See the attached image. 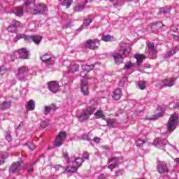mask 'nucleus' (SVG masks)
<instances>
[{
	"mask_svg": "<svg viewBox=\"0 0 179 179\" xmlns=\"http://www.w3.org/2000/svg\"><path fill=\"white\" fill-rule=\"evenodd\" d=\"M36 0H27V1L24 3L25 6H29V5H31V3H34Z\"/></svg>",
	"mask_w": 179,
	"mask_h": 179,
	"instance_id": "obj_47",
	"label": "nucleus"
},
{
	"mask_svg": "<svg viewBox=\"0 0 179 179\" xmlns=\"http://www.w3.org/2000/svg\"><path fill=\"white\" fill-rule=\"evenodd\" d=\"M47 10V6L44 4H36L31 10L32 15H44Z\"/></svg>",
	"mask_w": 179,
	"mask_h": 179,
	"instance_id": "obj_10",
	"label": "nucleus"
},
{
	"mask_svg": "<svg viewBox=\"0 0 179 179\" xmlns=\"http://www.w3.org/2000/svg\"><path fill=\"white\" fill-rule=\"evenodd\" d=\"M6 141H8V142H11L12 141V136H10V134H7L6 136Z\"/></svg>",
	"mask_w": 179,
	"mask_h": 179,
	"instance_id": "obj_49",
	"label": "nucleus"
},
{
	"mask_svg": "<svg viewBox=\"0 0 179 179\" xmlns=\"http://www.w3.org/2000/svg\"><path fill=\"white\" fill-rule=\"evenodd\" d=\"M101 38L103 41L108 42L111 41V40H113V36L111 35H103Z\"/></svg>",
	"mask_w": 179,
	"mask_h": 179,
	"instance_id": "obj_36",
	"label": "nucleus"
},
{
	"mask_svg": "<svg viewBox=\"0 0 179 179\" xmlns=\"http://www.w3.org/2000/svg\"><path fill=\"white\" fill-rule=\"evenodd\" d=\"M72 2H73V0H63L62 5V6H66V9H69V8H71V5H72Z\"/></svg>",
	"mask_w": 179,
	"mask_h": 179,
	"instance_id": "obj_34",
	"label": "nucleus"
},
{
	"mask_svg": "<svg viewBox=\"0 0 179 179\" xmlns=\"http://www.w3.org/2000/svg\"><path fill=\"white\" fill-rule=\"evenodd\" d=\"M173 108H177L178 110H179V102L175 103Z\"/></svg>",
	"mask_w": 179,
	"mask_h": 179,
	"instance_id": "obj_55",
	"label": "nucleus"
},
{
	"mask_svg": "<svg viewBox=\"0 0 179 179\" xmlns=\"http://www.w3.org/2000/svg\"><path fill=\"white\" fill-rule=\"evenodd\" d=\"M85 8H86V5L85 3H78L75 6L74 10L75 12H82Z\"/></svg>",
	"mask_w": 179,
	"mask_h": 179,
	"instance_id": "obj_30",
	"label": "nucleus"
},
{
	"mask_svg": "<svg viewBox=\"0 0 179 179\" xmlns=\"http://www.w3.org/2000/svg\"><path fill=\"white\" fill-rule=\"evenodd\" d=\"M124 85H125V82L122 81V80H120L119 82V86H120V87H122V86H124Z\"/></svg>",
	"mask_w": 179,
	"mask_h": 179,
	"instance_id": "obj_53",
	"label": "nucleus"
},
{
	"mask_svg": "<svg viewBox=\"0 0 179 179\" xmlns=\"http://www.w3.org/2000/svg\"><path fill=\"white\" fill-rule=\"evenodd\" d=\"M87 141H90V139H89V138H87Z\"/></svg>",
	"mask_w": 179,
	"mask_h": 179,
	"instance_id": "obj_64",
	"label": "nucleus"
},
{
	"mask_svg": "<svg viewBox=\"0 0 179 179\" xmlns=\"http://www.w3.org/2000/svg\"><path fill=\"white\" fill-rule=\"evenodd\" d=\"M74 163L76 166H67L66 170L69 171V173H76L78 171V169L82 166L83 164V158L76 157H72L70 158V160L68 161V163Z\"/></svg>",
	"mask_w": 179,
	"mask_h": 179,
	"instance_id": "obj_2",
	"label": "nucleus"
},
{
	"mask_svg": "<svg viewBox=\"0 0 179 179\" xmlns=\"http://www.w3.org/2000/svg\"><path fill=\"white\" fill-rule=\"evenodd\" d=\"M110 2H113V1H114V0H109Z\"/></svg>",
	"mask_w": 179,
	"mask_h": 179,
	"instance_id": "obj_63",
	"label": "nucleus"
},
{
	"mask_svg": "<svg viewBox=\"0 0 179 179\" xmlns=\"http://www.w3.org/2000/svg\"><path fill=\"white\" fill-rule=\"evenodd\" d=\"M7 30L9 33H16V29L15 27H13L12 25H10L8 28Z\"/></svg>",
	"mask_w": 179,
	"mask_h": 179,
	"instance_id": "obj_42",
	"label": "nucleus"
},
{
	"mask_svg": "<svg viewBox=\"0 0 179 179\" xmlns=\"http://www.w3.org/2000/svg\"><path fill=\"white\" fill-rule=\"evenodd\" d=\"M171 29H174V26H172V27H171Z\"/></svg>",
	"mask_w": 179,
	"mask_h": 179,
	"instance_id": "obj_62",
	"label": "nucleus"
},
{
	"mask_svg": "<svg viewBox=\"0 0 179 179\" xmlns=\"http://www.w3.org/2000/svg\"><path fill=\"white\" fill-rule=\"evenodd\" d=\"M80 66L77 63L73 62L67 67L69 73H75L76 72H79Z\"/></svg>",
	"mask_w": 179,
	"mask_h": 179,
	"instance_id": "obj_20",
	"label": "nucleus"
},
{
	"mask_svg": "<svg viewBox=\"0 0 179 179\" xmlns=\"http://www.w3.org/2000/svg\"><path fill=\"white\" fill-rule=\"evenodd\" d=\"M64 157L66 159V160H67V163L69 162V160H71V159H68V155L66 153L64 155Z\"/></svg>",
	"mask_w": 179,
	"mask_h": 179,
	"instance_id": "obj_56",
	"label": "nucleus"
},
{
	"mask_svg": "<svg viewBox=\"0 0 179 179\" xmlns=\"http://www.w3.org/2000/svg\"><path fill=\"white\" fill-rule=\"evenodd\" d=\"M160 117H163V113H159L155 115H152L150 117H146L145 120H150L151 121H153L155 120H157L158 118H160Z\"/></svg>",
	"mask_w": 179,
	"mask_h": 179,
	"instance_id": "obj_32",
	"label": "nucleus"
},
{
	"mask_svg": "<svg viewBox=\"0 0 179 179\" xmlns=\"http://www.w3.org/2000/svg\"><path fill=\"white\" fill-rule=\"evenodd\" d=\"M121 96H122V92H121L120 89H116L113 91V100H120V99H121Z\"/></svg>",
	"mask_w": 179,
	"mask_h": 179,
	"instance_id": "obj_22",
	"label": "nucleus"
},
{
	"mask_svg": "<svg viewBox=\"0 0 179 179\" xmlns=\"http://www.w3.org/2000/svg\"><path fill=\"white\" fill-rule=\"evenodd\" d=\"M48 89L52 93H57L59 89V84L57 81L49 82Z\"/></svg>",
	"mask_w": 179,
	"mask_h": 179,
	"instance_id": "obj_17",
	"label": "nucleus"
},
{
	"mask_svg": "<svg viewBox=\"0 0 179 179\" xmlns=\"http://www.w3.org/2000/svg\"><path fill=\"white\" fill-rule=\"evenodd\" d=\"M11 26L13 27H15V29H17V27H19V26H20V22L16 20H13L11 23Z\"/></svg>",
	"mask_w": 179,
	"mask_h": 179,
	"instance_id": "obj_40",
	"label": "nucleus"
},
{
	"mask_svg": "<svg viewBox=\"0 0 179 179\" xmlns=\"http://www.w3.org/2000/svg\"><path fill=\"white\" fill-rule=\"evenodd\" d=\"M41 61L46 64V65H54L55 62V59L52 57V55L46 53L41 57Z\"/></svg>",
	"mask_w": 179,
	"mask_h": 179,
	"instance_id": "obj_11",
	"label": "nucleus"
},
{
	"mask_svg": "<svg viewBox=\"0 0 179 179\" xmlns=\"http://www.w3.org/2000/svg\"><path fill=\"white\" fill-rule=\"evenodd\" d=\"M134 57L137 61L138 66H140L141 63L143 62V59H145V58H146V57L144 55H136Z\"/></svg>",
	"mask_w": 179,
	"mask_h": 179,
	"instance_id": "obj_27",
	"label": "nucleus"
},
{
	"mask_svg": "<svg viewBox=\"0 0 179 179\" xmlns=\"http://www.w3.org/2000/svg\"><path fill=\"white\" fill-rule=\"evenodd\" d=\"M92 22V19H85L83 25L78 29V31H82L83 30V26H89Z\"/></svg>",
	"mask_w": 179,
	"mask_h": 179,
	"instance_id": "obj_33",
	"label": "nucleus"
},
{
	"mask_svg": "<svg viewBox=\"0 0 179 179\" xmlns=\"http://www.w3.org/2000/svg\"><path fill=\"white\" fill-rule=\"evenodd\" d=\"M71 24H72L71 21L66 23V24L64 25L65 29H69V27H71Z\"/></svg>",
	"mask_w": 179,
	"mask_h": 179,
	"instance_id": "obj_50",
	"label": "nucleus"
},
{
	"mask_svg": "<svg viewBox=\"0 0 179 179\" xmlns=\"http://www.w3.org/2000/svg\"><path fill=\"white\" fill-rule=\"evenodd\" d=\"M178 124V116L177 115H172L167 123L166 128L168 132L171 134L176 128H177V125Z\"/></svg>",
	"mask_w": 179,
	"mask_h": 179,
	"instance_id": "obj_4",
	"label": "nucleus"
},
{
	"mask_svg": "<svg viewBox=\"0 0 179 179\" xmlns=\"http://www.w3.org/2000/svg\"><path fill=\"white\" fill-rule=\"evenodd\" d=\"M94 141L96 142V143H99V142H100V139L99 138V137H94Z\"/></svg>",
	"mask_w": 179,
	"mask_h": 179,
	"instance_id": "obj_54",
	"label": "nucleus"
},
{
	"mask_svg": "<svg viewBox=\"0 0 179 179\" xmlns=\"http://www.w3.org/2000/svg\"><path fill=\"white\" fill-rule=\"evenodd\" d=\"M99 45L100 41L97 39H89L86 41V42L84 44V46L86 48H89L90 50H94L96 48H98Z\"/></svg>",
	"mask_w": 179,
	"mask_h": 179,
	"instance_id": "obj_9",
	"label": "nucleus"
},
{
	"mask_svg": "<svg viewBox=\"0 0 179 179\" xmlns=\"http://www.w3.org/2000/svg\"><path fill=\"white\" fill-rule=\"evenodd\" d=\"M170 10H171V9L169 8H161L159 12L160 13H164V15H167V13H170Z\"/></svg>",
	"mask_w": 179,
	"mask_h": 179,
	"instance_id": "obj_37",
	"label": "nucleus"
},
{
	"mask_svg": "<svg viewBox=\"0 0 179 179\" xmlns=\"http://www.w3.org/2000/svg\"><path fill=\"white\" fill-rule=\"evenodd\" d=\"M171 38H173V40H179V35H174V34H171L170 35Z\"/></svg>",
	"mask_w": 179,
	"mask_h": 179,
	"instance_id": "obj_48",
	"label": "nucleus"
},
{
	"mask_svg": "<svg viewBox=\"0 0 179 179\" xmlns=\"http://www.w3.org/2000/svg\"><path fill=\"white\" fill-rule=\"evenodd\" d=\"M26 108L28 111H33V110L36 108V103L33 101V99L29 101Z\"/></svg>",
	"mask_w": 179,
	"mask_h": 179,
	"instance_id": "obj_25",
	"label": "nucleus"
},
{
	"mask_svg": "<svg viewBox=\"0 0 179 179\" xmlns=\"http://www.w3.org/2000/svg\"><path fill=\"white\" fill-rule=\"evenodd\" d=\"M145 143V141L138 138L136 141V146H138V148H142V146H143V144Z\"/></svg>",
	"mask_w": 179,
	"mask_h": 179,
	"instance_id": "obj_38",
	"label": "nucleus"
},
{
	"mask_svg": "<svg viewBox=\"0 0 179 179\" xmlns=\"http://www.w3.org/2000/svg\"><path fill=\"white\" fill-rule=\"evenodd\" d=\"M83 79L80 80L81 93L83 96H89V83H87V78L83 77Z\"/></svg>",
	"mask_w": 179,
	"mask_h": 179,
	"instance_id": "obj_7",
	"label": "nucleus"
},
{
	"mask_svg": "<svg viewBox=\"0 0 179 179\" xmlns=\"http://www.w3.org/2000/svg\"><path fill=\"white\" fill-rule=\"evenodd\" d=\"M157 87H159V89H163V86L156 85Z\"/></svg>",
	"mask_w": 179,
	"mask_h": 179,
	"instance_id": "obj_59",
	"label": "nucleus"
},
{
	"mask_svg": "<svg viewBox=\"0 0 179 179\" xmlns=\"http://www.w3.org/2000/svg\"><path fill=\"white\" fill-rule=\"evenodd\" d=\"M13 13L15 16L21 17L23 16V6H18L14 8Z\"/></svg>",
	"mask_w": 179,
	"mask_h": 179,
	"instance_id": "obj_24",
	"label": "nucleus"
},
{
	"mask_svg": "<svg viewBox=\"0 0 179 179\" xmlns=\"http://www.w3.org/2000/svg\"><path fill=\"white\" fill-rule=\"evenodd\" d=\"M154 145L159 149L164 150V148L166 145H167V141L162 140L160 138H157L154 140Z\"/></svg>",
	"mask_w": 179,
	"mask_h": 179,
	"instance_id": "obj_14",
	"label": "nucleus"
},
{
	"mask_svg": "<svg viewBox=\"0 0 179 179\" xmlns=\"http://www.w3.org/2000/svg\"><path fill=\"white\" fill-rule=\"evenodd\" d=\"M58 108L55 104H52L49 106H45L43 113L45 115H48L50 114V111H55Z\"/></svg>",
	"mask_w": 179,
	"mask_h": 179,
	"instance_id": "obj_21",
	"label": "nucleus"
},
{
	"mask_svg": "<svg viewBox=\"0 0 179 179\" xmlns=\"http://www.w3.org/2000/svg\"><path fill=\"white\" fill-rule=\"evenodd\" d=\"M107 178V174H101L99 176V179H106Z\"/></svg>",
	"mask_w": 179,
	"mask_h": 179,
	"instance_id": "obj_51",
	"label": "nucleus"
},
{
	"mask_svg": "<svg viewBox=\"0 0 179 179\" xmlns=\"http://www.w3.org/2000/svg\"><path fill=\"white\" fill-rule=\"evenodd\" d=\"M163 26V23L159 22L152 24L151 29L153 31V33H156L157 31H159L160 30V28Z\"/></svg>",
	"mask_w": 179,
	"mask_h": 179,
	"instance_id": "obj_23",
	"label": "nucleus"
},
{
	"mask_svg": "<svg viewBox=\"0 0 179 179\" xmlns=\"http://www.w3.org/2000/svg\"><path fill=\"white\" fill-rule=\"evenodd\" d=\"M176 81L175 78L165 79L157 82L158 85H162L164 87H172Z\"/></svg>",
	"mask_w": 179,
	"mask_h": 179,
	"instance_id": "obj_15",
	"label": "nucleus"
},
{
	"mask_svg": "<svg viewBox=\"0 0 179 179\" xmlns=\"http://www.w3.org/2000/svg\"><path fill=\"white\" fill-rule=\"evenodd\" d=\"M22 161L13 162L9 168V173H13V174L17 173L22 167Z\"/></svg>",
	"mask_w": 179,
	"mask_h": 179,
	"instance_id": "obj_13",
	"label": "nucleus"
},
{
	"mask_svg": "<svg viewBox=\"0 0 179 179\" xmlns=\"http://www.w3.org/2000/svg\"><path fill=\"white\" fill-rule=\"evenodd\" d=\"M129 52H131L129 43H120V50L112 53V57L114 58L115 64H122V59L124 57H128Z\"/></svg>",
	"mask_w": 179,
	"mask_h": 179,
	"instance_id": "obj_1",
	"label": "nucleus"
},
{
	"mask_svg": "<svg viewBox=\"0 0 179 179\" xmlns=\"http://www.w3.org/2000/svg\"><path fill=\"white\" fill-rule=\"evenodd\" d=\"M90 156V155L88 154L87 152H85L83 154V159H84V160H89Z\"/></svg>",
	"mask_w": 179,
	"mask_h": 179,
	"instance_id": "obj_43",
	"label": "nucleus"
},
{
	"mask_svg": "<svg viewBox=\"0 0 179 179\" xmlns=\"http://www.w3.org/2000/svg\"><path fill=\"white\" fill-rule=\"evenodd\" d=\"M10 107V102H3L0 105L1 110H8Z\"/></svg>",
	"mask_w": 179,
	"mask_h": 179,
	"instance_id": "obj_35",
	"label": "nucleus"
},
{
	"mask_svg": "<svg viewBox=\"0 0 179 179\" xmlns=\"http://www.w3.org/2000/svg\"><path fill=\"white\" fill-rule=\"evenodd\" d=\"M18 53L20 59H29V57H30V51L27 50L26 48L18 50Z\"/></svg>",
	"mask_w": 179,
	"mask_h": 179,
	"instance_id": "obj_18",
	"label": "nucleus"
},
{
	"mask_svg": "<svg viewBox=\"0 0 179 179\" xmlns=\"http://www.w3.org/2000/svg\"><path fill=\"white\" fill-rule=\"evenodd\" d=\"M81 66L84 72H90V71H93V69H94V64H90V65L84 64V65H82Z\"/></svg>",
	"mask_w": 179,
	"mask_h": 179,
	"instance_id": "obj_26",
	"label": "nucleus"
},
{
	"mask_svg": "<svg viewBox=\"0 0 179 179\" xmlns=\"http://www.w3.org/2000/svg\"><path fill=\"white\" fill-rule=\"evenodd\" d=\"M48 125V120H45L41 123V128H46Z\"/></svg>",
	"mask_w": 179,
	"mask_h": 179,
	"instance_id": "obj_45",
	"label": "nucleus"
},
{
	"mask_svg": "<svg viewBox=\"0 0 179 179\" xmlns=\"http://www.w3.org/2000/svg\"><path fill=\"white\" fill-rule=\"evenodd\" d=\"M29 72V67L22 66L18 69V73L16 74V78L21 82H26V73Z\"/></svg>",
	"mask_w": 179,
	"mask_h": 179,
	"instance_id": "obj_6",
	"label": "nucleus"
},
{
	"mask_svg": "<svg viewBox=\"0 0 179 179\" xmlns=\"http://www.w3.org/2000/svg\"><path fill=\"white\" fill-rule=\"evenodd\" d=\"M132 66H134V64L130 62H128L125 64V68L127 69H131Z\"/></svg>",
	"mask_w": 179,
	"mask_h": 179,
	"instance_id": "obj_44",
	"label": "nucleus"
},
{
	"mask_svg": "<svg viewBox=\"0 0 179 179\" xmlns=\"http://www.w3.org/2000/svg\"><path fill=\"white\" fill-rule=\"evenodd\" d=\"M66 131H60L55 141V146H62L65 139H66Z\"/></svg>",
	"mask_w": 179,
	"mask_h": 179,
	"instance_id": "obj_8",
	"label": "nucleus"
},
{
	"mask_svg": "<svg viewBox=\"0 0 179 179\" xmlns=\"http://www.w3.org/2000/svg\"><path fill=\"white\" fill-rule=\"evenodd\" d=\"M24 38L25 41H34L35 44H40L41 43V41L43 40V38L39 36H29V35H25L24 36L23 34H18L15 36V41H17V40H20V38Z\"/></svg>",
	"mask_w": 179,
	"mask_h": 179,
	"instance_id": "obj_3",
	"label": "nucleus"
},
{
	"mask_svg": "<svg viewBox=\"0 0 179 179\" xmlns=\"http://www.w3.org/2000/svg\"><path fill=\"white\" fill-rule=\"evenodd\" d=\"M118 162H120V158L113 157L108 160V169H110V171H113V169L118 167Z\"/></svg>",
	"mask_w": 179,
	"mask_h": 179,
	"instance_id": "obj_16",
	"label": "nucleus"
},
{
	"mask_svg": "<svg viewBox=\"0 0 179 179\" xmlns=\"http://www.w3.org/2000/svg\"><path fill=\"white\" fill-rule=\"evenodd\" d=\"M175 161L176 162V163H179V158H176Z\"/></svg>",
	"mask_w": 179,
	"mask_h": 179,
	"instance_id": "obj_61",
	"label": "nucleus"
},
{
	"mask_svg": "<svg viewBox=\"0 0 179 179\" xmlns=\"http://www.w3.org/2000/svg\"><path fill=\"white\" fill-rule=\"evenodd\" d=\"M169 146H170L171 148V149H174L175 148L174 146H173V145H171V144H169Z\"/></svg>",
	"mask_w": 179,
	"mask_h": 179,
	"instance_id": "obj_60",
	"label": "nucleus"
},
{
	"mask_svg": "<svg viewBox=\"0 0 179 179\" xmlns=\"http://www.w3.org/2000/svg\"><path fill=\"white\" fill-rule=\"evenodd\" d=\"M20 127H23V123H20V124L18 125V127H17V129H19L20 128Z\"/></svg>",
	"mask_w": 179,
	"mask_h": 179,
	"instance_id": "obj_57",
	"label": "nucleus"
},
{
	"mask_svg": "<svg viewBox=\"0 0 179 179\" xmlns=\"http://www.w3.org/2000/svg\"><path fill=\"white\" fill-rule=\"evenodd\" d=\"M147 83L146 81H138L136 83V86L140 90H145V89H146Z\"/></svg>",
	"mask_w": 179,
	"mask_h": 179,
	"instance_id": "obj_29",
	"label": "nucleus"
},
{
	"mask_svg": "<svg viewBox=\"0 0 179 179\" xmlns=\"http://www.w3.org/2000/svg\"><path fill=\"white\" fill-rule=\"evenodd\" d=\"M103 115L104 113L102 110H97L96 113H95V117H96V118H103Z\"/></svg>",
	"mask_w": 179,
	"mask_h": 179,
	"instance_id": "obj_39",
	"label": "nucleus"
},
{
	"mask_svg": "<svg viewBox=\"0 0 179 179\" xmlns=\"http://www.w3.org/2000/svg\"><path fill=\"white\" fill-rule=\"evenodd\" d=\"M105 121H106L107 126L109 127V128H114V125H115V119L107 118L105 119Z\"/></svg>",
	"mask_w": 179,
	"mask_h": 179,
	"instance_id": "obj_31",
	"label": "nucleus"
},
{
	"mask_svg": "<svg viewBox=\"0 0 179 179\" xmlns=\"http://www.w3.org/2000/svg\"><path fill=\"white\" fill-rule=\"evenodd\" d=\"M147 47L149 50V58H150L151 59H155V58H156V54L157 53L156 50H155V43L149 42L147 44Z\"/></svg>",
	"mask_w": 179,
	"mask_h": 179,
	"instance_id": "obj_12",
	"label": "nucleus"
},
{
	"mask_svg": "<svg viewBox=\"0 0 179 179\" xmlns=\"http://www.w3.org/2000/svg\"><path fill=\"white\" fill-rule=\"evenodd\" d=\"M96 111V108L94 107H89L87 108V110L83 113H81L78 116V120L80 122H83V121H87L88 118H90V115L93 114Z\"/></svg>",
	"mask_w": 179,
	"mask_h": 179,
	"instance_id": "obj_5",
	"label": "nucleus"
},
{
	"mask_svg": "<svg viewBox=\"0 0 179 179\" xmlns=\"http://www.w3.org/2000/svg\"><path fill=\"white\" fill-rule=\"evenodd\" d=\"M27 170L28 173H33V165L32 164L28 165L27 167Z\"/></svg>",
	"mask_w": 179,
	"mask_h": 179,
	"instance_id": "obj_46",
	"label": "nucleus"
},
{
	"mask_svg": "<svg viewBox=\"0 0 179 179\" xmlns=\"http://www.w3.org/2000/svg\"><path fill=\"white\" fill-rule=\"evenodd\" d=\"M178 50H179L178 46H176V48H173L172 50H169L167 52L166 58H170V57H173V55H174V54H176Z\"/></svg>",
	"mask_w": 179,
	"mask_h": 179,
	"instance_id": "obj_28",
	"label": "nucleus"
},
{
	"mask_svg": "<svg viewBox=\"0 0 179 179\" xmlns=\"http://www.w3.org/2000/svg\"><path fill=\"white\" fill-rule=\"evenodd\" d=\"M3 71H5L3 67H0V72H3Z\"/></svg>",
	"mask_w": 179,
	"mask_h": 179,
	"instance_id": "obj_58",
	"label": "nucleus"
},
{
	"mask_svg": "<svg viewBox=\"0 0 179 179\" xmlns=\"http://www.w3.org/2000/svg\"><path fill=\"white\" fill-rule=\"evenodd\" d=\"M157 171L159 174H164V173H169V169L167 164L164 162H160L157 166Z\"/></svg>",
	"mask_w": 179,
	"mask_h": 179,
	"instance_id": "obj_19",
	"label": "nucleus"
},
{
	"mask_svg": "<svg viewBox=\"0 0 179 179\" xmlns=\"http://www.w3.org/2000/svg\"><path fill=\"white\" fill-rule=\"evenodd\" d=\"M54 169H55V170H57V171H59V170H60V171H62V173H64V171L65 170V169L61 165H56L54 166Z\"/></svg>",
	"mask_w": 179,
	"mask_h": 179,
	"instance_id": "obj_41",
	"label": "nucleus"
},
{
	"mask_svg": "<svg viewBox=\"0 0 179 179\" xmlns=\"http://www.w3.org/2000/svg\"><path fill=\"white\" fill-rule=\"evenodd\" d=\"M5 163V160L3 159V157H0V166H2Z\"/></svg>",
	"mask_w": 179,
	"mask_h": 179,
	"instance_id": "obj_52",
	"label": "nucleus"
}]
</instances>
